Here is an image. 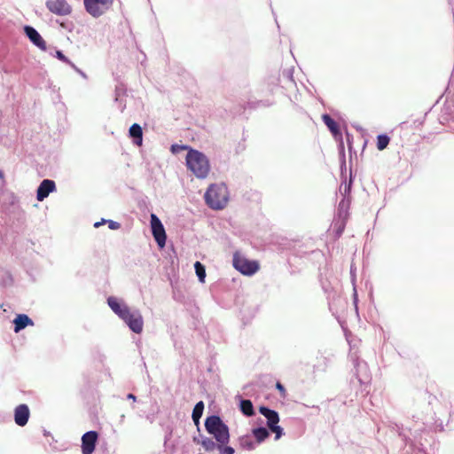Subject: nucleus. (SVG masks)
Returning a JSON list of instances; mask_svg holds the SVG:
<instances>
[{
  "label": "nucleus",
  "instance_id": "f257e3e1",
  "mask_svg": "<svg viewBox=\"0 0 454 454\" xmlns=\"http://www.w3.org/2000/svg\"><path fill=\"white\" fill-rule=\"evenodd\" d=\"M107 303L112 310L117 314L136 333L143 331L144 321L138 311H132L126 304L121 303L117 298L109 297Z\"/></svg>",
  "mask_w": 454,
  "mask_h": 454
},
{
  "label": "nucleus",
  "instance_id": "f03ea898",
  "mask_svg": "<svg viewBox=\"0 0 454 454\" xmlns=\"http://www.w3.org/2000/svg\"><path fill=\"white\" fill-rule=\"evenodd\" d=\"M228 200V189L223 184H211L205 193L206 204L214 210H221L224 208Z\"/></svg>",
  "mask_w": 454,
  "mask_h": 454
},
{
  "label": "nucleus",
  "instance_id": "7ed1b4c3",
  "mask_svg": "<svg viewBox=\"0 0 454 454\" xmlns=\"http://www.w3.org/2000/svg\"><path fill=\"white\" fill-rule=\"evenodd\" d=\"M186 165L198 178H206L210 170L207 158L202 153L190 148L186 158Z\"/></svg>",
  "mask_w": 454,
  "mask_h": 454
},
{
  "label": "nucleus",
  "instance_id": "20e7f679",
  "mask_svg": "<svg viewBox=\"0 0 454 454\" xmlns=\"http://www.w3.org/2000/svg\"><path fill=\"white\" fill-rule=\"evenodd\" d=\"M205 427L208 434H212L219 443H228L230 441L229 427L219 416L212 415L206 419Z\"/></svg>",
  "mask_w": 454,
  "mask_h": 454
},
{
  "label": "nucleus",
  "instance_id": "39448f33",
  "mask_svg": "<svg viewBox=\"0 0 454 454\" xmlns=\"http://www.w3.org/2000/svg\"><path fill=\"white\" fill-rule=\"evenodd\" d=\"M259 411L267 419L268 427L275 434V439L278 440L283 434V428L278 426V423L279 422L278 413L264 406H261L259 408Z\"/></svg>",
  "mask_w": 454,
  "mask_h": 454
},
{
  "label": "nucleus",
  "instance_id": "423d86ee",
  "mask_svg": "<svg viewBox=\"0 0 454 454\" xmlns=\"http://www.w3.org/2000/svg\"><path fill=\"white\" fill-rule=\"evenodd\" d=\"M86 11L93 17H99L109 10L114 0H83Z\"/></svg>",
  "mask_w": 454,
  "mask_h": 454
},
{
  "label": "nucleus",
  "instance_id": "0eeeda50",
  "mask_svg": "<svg viewBox=\"0 0 454 454\" xmlns=\"http://www.w3.org/2000/svg\"><path fill=\"white\" fill-rule=\"evenodd\" d=\"M233 266L244 275H253L259 270V264L256 261H250L238 255L234 256Z\"/></svg>",
  "mask_w": 454,
  "mask_h": 454
},
{
  "label": "nucleus",
  "instance_id": "6e6552de",
  "mask_svg": "<svg viewBox=\"0 0 454 454\" xmlns=\"http://www.w3.org/2000/svg\"><path fill=\"white\" fill-rule=\"evenodd\" d=\"M151 228L153 236L160 248L166 245L167 235L163 224L158 216L154 214L151 215Z\"/></svg>",
  "mask_w": 454,
  "mask_h": 454
},
{
  "label": "nucleus",
  "instance_id": "1a4fd4ad",
  "mask_svg": "<svg viewBox=\"0 0 454 454\" xmlns=\"http://www.w3.org/2000/svg\"><path fill=\"white\" fill-rule=\"evenodd\" d=\"M46 6L51 12L59 16L68 15L72 12V8L67 0H48Z\"/></svg>",
  "mask_w": 454,
  "mask_h": 454
},
{
  "label": "nucleus",
  "instance_id": "9d476101",
  "mask_svg": "<svg viewBox=\"0 0 454 454\" xmlns=\"http://www.w3.org/2000/svg\"><path fill=\"white\" fill-rule=\"evenodd\" d=\"M98 434L96 431H89L82 436V454H92L95 450Z\"/></svg>",
  "mask_w": 454,
  "mask_h": 454
},
{
  "label": "nucleus",
  "instance_id": "9b49d317",
  "mask_svg": "<svg viewBox=\"0 0 454 454\" xmlns=\"http://www.w3.org/2000/svg\"><path fill=\"white\" fill-rule=\"evenodd\" d=\"M30 411L27 404H20L14 410V421L20 427H24L29 419Z\"/></svg>",
  "mask_w": 454,
  "mask_h": 454
},
{
  "label": "nucleus",
  "instance_id": "f8f14e48",
  "mask_svg": "<svg viewBox=\"0 0 454 454\" xmlns=\"http://www.w3.org/2000/svg\"><path fill=\"white\" fill-rule=\"evenodd\" d=\"M56 188L55 183L52 180L44 179L39 185L36 193L38 201H43L47 198L50 192H53Z\"/></svg>",
  "mask_w": 454,
  "mask_h": 454
},
{
  "label": "nucleus",
  "instance_id": "ddd939ff",
  "mask_svg": "<svg viewBox=\"0 0 454 454\" xmlns=\"http://www.w3.org/2000/svg\"><path fill=\"white\" fill-rule=\"evenodd\" d=\"M25 33L30 41L43 51L46 50V43L41 36V35L32 27L26 26Z\"/></svg>",
  "mask_w": 454,
  "mask_h": 454
},
{
  "label": "nucleus",
  "instance_id": "4468645a",
  "mask_svg": "<svg viewBox=\"0 0 454 454\" xmlns=\"http://www.w3.org/2000/svg\"><path fill=\"white\" fill-rule=\"evenodd\" d=\"M14 324V332L19 333L22 329H24L27 325H33L34 323L32 319L28 317L26 314H19L13 320Z\"/></svg>",
  "mask_w": 454,
  "mask_h": 454
},
{
  "label": "nucleus",
  "instance_id": "2eb2a0df",
  "mask_svg": "<svg viewBox=\"0 0 454 454\" xmlns=\"http://www.w3.org/2000/svg\"><path fill=\"white\" fill-rule=\"evenodd\" d=\"M129 136L135 139L137 145H141L143 141V131L139 124L134 123L129 128Z\"/></svg>",
  "mask_w": 454,
  "mask_h": 454
},
{
  "label": "nucleus",
  "instance_id": "dca6fc26",
  "mask_svg": "<svg viewBox=\"0 0 454 454\" xmlns=\"http://www.w3.org/2000/svg\"><path fill=\"white\" fill-rule=\"evenodd\" d=\"M204 411V403L202 401H200L197 403L193 408L192 418L196 426H199L200 419L203 414Z\"/></svg>",
  "mask_w": 454,
  "mask_h": 454
},
{
  "label": "nucleus",
  "instance_id": "f3484780",
  "mask_svg": "<svg viewBox=\"0 0 454 454\" xmlns=\"http://www.w3.org/2000/svg\"><path fill=\"white\" fill-rule=\"evenodd\" d=\"M252 434H253L254 437L255 438L257 443L262 442L270 435L269 431L265 427L254 428L252 430Z\"/></svg>",
  "mask_w": 454,
  "mask_h": 454
},
{
  "label": "nucleus",
  "instance_id": "a211bd4d",
  "mask_svg": "<svg viewBox=\"0 0 454 454\" xmlns=\"http://www.w3.org/2000/svg\"><path fill=\"white\" fill-rule=\"evenodd\" d=\"M324 123L327 126V128L331 130L333 135H336L340 132L339 126L336 121L328 114H324L322 116Z\"/></svg>",
  "mask_w": 454,
  "mask_h": 454
},
{
  "label": "nucleus",
  "instance_id": "6ab92c4d",
  "mask_svg": "<svg viewBox=\"0 0 454 454\" xmlns=\"http://www.w3.org/2000/svg\"><path fill=\"white\" fill-rule=\"evenodd\" d=\"M239 408L242 413L247 417H251L254 414V406L250 400H242Z\"/></svg>",
  "mask_w": 454,
  "mask_h": 454
},
{
  "label": "nucleus",
  "instance_id": "aec40b11",
  "mask_svg": "<svg viewBox=\"0 0 454 454\" xmlns=\"http://www.w3.org/2000/svg\"><path fill=\"white\" fill-rule=\"evenodd\" d=\"M200 444L206 451L211 452L215 449L217 450L218 442H215L212 438L205 437L201 440Z\"/></svg>",
  "mask_w": 454,
  "mask_h": 454
},
{
  "label": "nucleus",
  "instance_id": "412c9836",
  "mask_svg": "<svg viewBox=\"0 0 454 454\" xmlns=\"http://www.w3.org/2000/svg\"><path fill=\"white\" fill-rule=\"evenodd\" d=\"M239 441L242 449L252 450L255 448V444L249 435L241 436Z\"/></svg>",
  "mask_w": 454,
  "mask_h": 454
},
{
  "label": "nucleus",
  "instance_id": "4be33fe9",
  "mask_svg": "<svg viewBox=\"0 0 454 454\" xmlns=\"http://www.w3.org/2000/svg\"><path fill=\"white\" fill-rule=\"evenodd\" d=\"M390 141V138L387 135H379L377 137V148L382 151L387 148Z\"/></svg>",
  "mask_w": 454,
  "mask_h": 454
},
{
  "label": "nucleus",
  "instance_id": "5701e85b",
  "mask_svg": "<svg viewBox=\"0 0 454 454\" xmlns=\"http://www.w3.org/2000/svg\"><path fill=\"white\" fill-rule=\"evenodd\" d=\"M194 268L200 281L203 283L206 278L205 267L200 262H196L194 264Z\"/></svg>",
  "mask_w": 454,
  "mask_h": 454
},
{
  "label": "nucleus",
  "instance_id": "b1692460",
  "mask_svg": "<svg viewBox=\"0 0 454 454\" xmlns=\"http://www.w3.org/2000/svg\"><path fill=\"white\" fill-rule=\"evenodd\" d=\"M227 443H219L217 445V450L219 454H234L235 450L232 447L227 446Z\"/></svg>",
  "mask_w": 454,
  "mask_h": 454
},
{
  "label": "nucleus",
  "instance_id": "393cba45",
  "mask_svg": "<svg viewBox=\"0 0 454 454\" xmlns=\"http://www.w3.org/2000/svg\"><path fill=\"white\" fill-rule=\"evenodd\" d=\"M107 223H108V226L111 230H118L121 227V224L117 222L109 220Z\"/></svg>",
  "mask_w": 454,
  "mask_h": 454
},
{
  "label": "nucleus",
  "instance_id": "a878e982",
  "mask_svg": "<svg viewBox=\"0 0 454 454\" xmlns=\"http://www.w3.org/2000/svg\"><path fill=\"white\" fill-rule=\"evenodd\" d=\"M181 149V150H187V149H190L189 146L187 145H182V146H178L177 145H173L171 146V151L173 153H177L178 150Z\"/></svg>",
  "mask_w": 454,
  "mask_h": 454
},
{
  "label": "nucleus",
  "instance_id": "bb28decb",
  "mask_svg": "<svg viewBox=\"0 0 454 454\" xmlns=\"http://www.w3.org/2000/svg\"><path fill=\"white\" fill-rule=\"evenodd\" d=\"M276 387H277V389H278V390H279V392H280L281 395H282L283 397H285V396H286V394L285 387H284L280 382H277V384H276Z\"/></svg>",
  "mask_w": 454,
  "mask_h": 454
},
{
  "label": "nucleus",
  "instance_id": "cd10ccee",
  "mask_svg": "<svg viewBox=\"0 0 454 454\" xmlns=\"http://www.w3.org/2000/svg\"><path fill=\"white\" fill-rule=\"evenodd\" d=\"M56 55H57V58H58L59 60H61V61H63V62H67V63H68V62H69V60L67 59V57H66V56H65V55H64L60 51H58L56 52Z\"/></svg>",
  "mask_w": 454,
  "mask_h": 454
},
{
  "label": "nucleus",
  "instance_id": "c85d7f7f",
  "mask_svg": "<svg viewBox=\"0 0 454 454\" xmlns=\"http://www.w3.org/2000/svg\"><path fill=\"white\" fill-rule=\"evenodd\" d=\"M127 397H128L129 399H132L133 401H136V396H135L133 394H129V395H127Z\"/></svg>",
  "mask_w": 454,
  "mask_h": 454
},
{
  "label": "nucleus",
  "instance_id": "c756f323",
  "mask_svg": "<svg viewBox=\"0 0 454 454\" xmlns=\"http://www.w3.org/2000/svg\"><path fill=\"white\" fill-rule=\"evenodd\" d=\"M105 223V220H103L102 222H98L94 224V227L98 228L99 227L101 224H103Z\"/></svg>",
  "mask_w": 454,
  "mask_h": 454
},
{
  "label": "nucleus",
  "instance_id": "7c9ffc66",
  "mask_svg": "<svg viewBox=\"0 0 454 454\" xmlns=\"http://www.w3.org/2000/svg\"><path fill=\"white\" fill-rule=\"evenodd\" d=\"M0 178L3 180V183H4V174L2 170H0Z\"/></svg>",
  "mask_w": 454,
  "mask_h": 454
}]
</instances>
